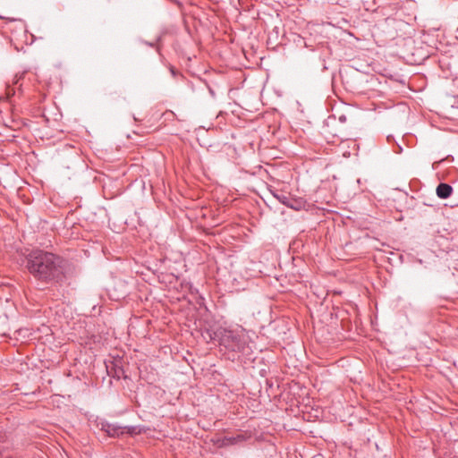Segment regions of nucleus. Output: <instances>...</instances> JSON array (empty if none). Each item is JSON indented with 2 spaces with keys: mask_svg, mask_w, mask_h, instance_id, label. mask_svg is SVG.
Returning a JSON list of instances; mask_svg holds the SVG:
<instances>
[{
  "mask_svg": "<svg viewBox=\"0 0 458 458\" xmlns=\"http://www.w3.org/2000/svg\"><path fill=\"white\" fill-rule=\"evenodd\" d=\"M63 263L60 257L37 250L29 256L28 268L37 279L50 282L57 280L63 275Z\"/></svg>",
  "mask_w": 458,
  "mask_h": 458,
  "instance_id": "f257e3e1",
  "label": "nucleus"
},
{
  "mask_svg": "<svg viewBox=\"0 0 458 458\" xmlns=\"http://www.w3.org/2000/svg\"><path fill=\"white\" fill-rule=\"evenodd\" d=\"M220 344L231 351H242L244 342L242 336L232 330L223 329L219 331Z\"/></svg>",
  "mask_w": 458,
  "mask_h": 458,
  "instance_id": "f03ea898",
  "label": "nucleus"
},
{
  "mask_svg": "<svg viewBox=\"0 0 458 458\" xmlns=\"http://www.w3.org/2000/svg\"><path fill=\"white\" fill-rule=\"evenodd\" d=\"M275 197L280 203L296 211L303 209L306 205V202L301 198L295 199L284 194H275Z\"/></svg>",
  "mask_w": 458,
  "mask_h": 458,
  "instance_id": "7ed1b4c3",
  "label": "nucleus"
},
{
  "mask_svg": "<svg viewBox=\"0 0 458 458\" xmlns=\"http://www.w3.org/2000/svg\"><path fill=\"white\" fill-rule=\"evenodd\" d=\"M437 195L440 199H447L453 192V188L447 183H439L436 190Z\"/></svg>",
  "mask_w": 458,
  "mask_h": 458,
  "instance_id": "20e7f679",
  "label": "nucleus"
},
{
  "mask_svg": "<svg viewBox=\"0 0 458 458\" xmlns=\"http://www.w3.org/2000/svg\"><path fill=\"white\" fill-rule=\"evenodd\" d=\"M102 428L110 437H116V436H119L120 434L123 433V428L121 427H119V426H116V425L106 424V425H103Z\"/></svg>",
  "mask_w": 458,
  "mask_h": 458,
  "instance_id": "39448f33",
  "label": "nucleus"
},
{
  "mask_svg": "<svg viewBox=\"0 0 458 458\" xmlns=\"http://www.w3.org/2000/svg\"><path fill=\"white\" fill-rule=\"evenodd\" d=\"M243 440V436L237 435L236 437H225L224 443L227 445H233L235 443L241 442Z\"/></svg>",
  "mask_w": 458,
  "mask_h": 458,
  "instance_id": "423d86ee",
  "label": "nucleus"
},
{
  "mask_svg": "<svg viewBox=\"0 0 458 458\" xmlns=\"http://www.w3.org/2000/svg\"><path fill=\"white\" fill-rule=\"evenodd\" d=\"M16 93L15 88L13 86H8L6 89V95L8 98H11L12 96H14Z\"/></svg>",
  "mask_w": 458,
  "mask_h": 458,
  "instance_id": "0eeeda50",
  "label": "nucleus"
},
{
  "mask_svg": "<svg viewBox=\"0 0 458 458\" xmlns=\"http://www.w3.org/2000/svg\"><path fill=\"white\" fill-rule=\"evenodd\" d=\"M23 76V73L22 74H16L13 79V85H17L20 81V80L22 78Z\"/></svg>",
  "mask_w": 458,
  "mask_h": 458,
  "instance_id": "6e6552de",
  "label": "nucleus"
}]
</instances>
